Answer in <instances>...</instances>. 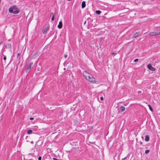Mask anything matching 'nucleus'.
<instances>
[{
  "instance_id": "1",
  "label": "nucleus",
  "mask_w": 160,
  "mask_h": 160,
  "mask_svg": "<svg viewBox=\"0 0 160 160\" xmlns=\"http://www.w3.org/2000/svg\"><path fill=\"white\" fill-rule=\"evenodd\" d=\"M83 75L85 78L88 81L93 83L97 82V81L95 80L92 75L88 73L86 71H84L83 72Z\"/></svg>"
},
{
  "instance_id": "2",
  "label": "nucleus",
  "mask_w": 160,
  "mask_h": 160,
  "mask_svg": "<svg viewBox=\"0 0 160 160\" xmlns=\"http://www.w3.org/2000/svg\"><path fill=\"white\" fill-rule=\"evenodd\" d=\"M8 11L10 13L17 14L19 13L20 10L16 6H13L12 7L9 8Z\"/></svg>"
},
{
  "instance_id": "3",
  "label": "nucleus",
  "mask_w": 160,
  "mask_h": 160,
  "mask_svg": "<svg viewBox=\"0 0 160 160\" xmlns=\"http://www.w3.org/2000/svg\"><path fill=\"white\" fill-rule=\"evenodd\" d=\"M149 34L150 36H152L159 35V30H155L153 32H150Z\"/></svg>"
},
{
  "instance_id": "4",
  "label": "nucleus",
  "mask_w": 160,
  "mask_h": 160,
  "mask_svg": "<svg viewBox=\"0 0 160 160\" xmlns=\"http://www.w3.org/2000/svg\"><path fill=\"white\" fill-rule=\"evenodd\" d=\"M147 67L148 69L152 71H155L156 70V69L152 67L151 65L150 64H148V65Z\"/></svg>"
},
{
  "instance_id": "5",
  "label": "nucleus",
  "mask_w": 160,
  "mask_h": 160,
  "mask_svg": "<svg viewBox=\"0 0 160 160\" xmlns=\"http://www.w3.org/2000/svg\"><path fill=\"white\" fill-rule=\"evenodd\" d=\"M33 64V63L31 62L28 66L26 69V72H29L30 71V69L31 68L32 65Z\"/></svg>"
},
{
  "instance_id": "6",
  "label": "nucleus",
  "mask_w": 160,
  "mask_h": 160,
  "mask_svg": "<svg viewBox=\"0 0 160 160\" xmlns=\"http://www.w3.org/2000/svg\"><path fill=\"white\" fill-rule=\"evenodd\" d=\"M62 22L61 21H60L59 22V24L58 26V28L60 29L62 28Z\"/></svg>"
},
{
  "instance_id": "7",
  "label": "nucleus",
  "mask_w": 160,
  "mask_h": 160,
  "mask_svg": "<svg viewBox=\"0 0 160 160\" xmlns=\"http://www.w3.org/2000/svg\"><path fill=\"white\" fill-rule=\"evenodd\" d=\"M142 3L143 5H145V4H149V3L148 1L147 0H144L142 2Z\"/></svg>"
},
{
  "instance_id": "8",
  "label": "nucleus",
  "mask_w": 160,
  "mask_h": 160,
  "mask_svg": "<svg viewBox=\"0 0 160 160\" xmlns=\"http://www.w3.org/2000/svg\"><path fill=\"white\" fill-rule=\"evenodd\" d=\"M139 32H136L133 36V38H136L139 35Z\"/></svg>"
},
{
  "instance_id": "9",
  "label": "nucleus",
  "mask_w": 160,
  "mask_h": 160,
  "mask_svg": "<svg viewBox=\"0 0 160 160\" xmlns=\"http://www.w3.org/2000/svg\"><path fill=\"white\" fill-rule=\"evenodd\" d=\"M48 29L47 28V27L45 28L42 31V32L43 34L46 33L48 30Z\"/></svg>"
},
{
  "instance_id": "10",
  "label": "nucleus",
  "mask_w": 160,
  "mask_h": 160,
  "mask_svg": "<svg viewBox=\"0 0 160 160\" xmlns=\"http://www.w3.org/2000/svg\"><path fill=\"white\" fill-rule=\"evenodd\" d=\"M86 6L85 2L83 1L82 3V8H83L85 7Z\"/></svg>"
},
{
  "instance_id": "11",
  "label": "nucleus",
  "mask_w": 160,
  "mask_h": 160,
  "mask_svg": "<svg viewBox=\"0 0 160 160\" xmlns=\"http://www.w3.org/2000/svg\"><path fill=\"white\" fill-rule=\"evenodd\" d=\"M52 16V18H51L52 21H53L54 18V14L52 12L51 13V16Z\"/></svg>"
},
{
  "instance_id": "12",
  "label": "nucleus",
  "mask_w": 160,
  "mask_h": 160,
  "mask_svg": "<svg viewBox=\"0 0 160 160\" xmlns=\"http://www.w3.org/2000/svg\"><path fill=\"white\" fill-rule=\"evenodd\" d=\"M120 109L122 112H123L125 110V108L123 106H121L120 107Z\"/></svg>"
},
{
  "instance_id": "13",
  "label": "nucleus",
  "mask_w": 160,
  "mask_h": 160,
  "mask_svg": "<svg viewBox=\"0 0 160 160\" xmlns=\"http://www.w3.org/2000/svg\"><path fill=\"white\" fill-rule=\"evenodd\" d=\"M145 140H149V137L148 135H146L145 136Z\"/></svg>"
},
{
  "instance_id": "14",
  "label": "nucleus",
  "mask_w": 160,
  "mask_h": 160,
  "mask_svg": "<svg viewBox=\"0 0 160 160\" xmlns=\"http://www.w3.org/2000/svg\"><path fill=\"white\" fill-rule=\"evenodd\" d=\"M32 132V131L31 129H29L27 131V133L28 134H31Z\"/></svg>"
},
{
  "instance_id": "15",
  "label": "nucleus",
  "mask_w": 160,
  "mask_h": 160,
  "mask_svg": "<svg viewBox=\"0 0 160 160\" xmlns=\"http://www.w3.org/2000/svg\"><path fill=\"white\" fill-rule=\"evenodd\" d=\"M148 106L149 107V108L150 109V110L152 112H153V110L152 108V107H151V105L149 104H148Z\"/></svg>"
},
{
  "instance_id": "16",
  "label": "nucleus",
  "mask_w": 160,
  "mask_h": 160,
  "mask_svg": "<svg viewBox=\"0 0 160 160\" xmlns=\"http://www.w3.org/2000/svg\"><path fill=\"white\" fill-rule=\"evenodd\" d=\"M101 13V11L100 10H97L96 11V13L98 14H100Z\"/></svg>"
},
{
  "instance_id": "17",
  "label": "nucleus",
  "mask_w": 160,
  "mask_h": 160,
  "mask_svg": "<svg viewBox=\"0 0 160 160\" xmlns=\"http://www.w3.org/2000/svg\"><path fill=\"white\" fill-rule=\"evenodd\" d=\"M149 151H150L149 150H146L145 151V153L146 154H148L149 152Z\"/></svg>"
},
{
  "instance_id": "18",
  "label": "nucleus",
  "mask_w": 160,
  "mask_h": 160,
  "mask_svg": "<svg viewBox=\"0 0 160 160\" xmlns=\"http://www.w3.org/2000/svg\"><path fill=\"white\" fill-rule=\"evenodd\" d=\"M122 160H128L127 159V157H125L124 158H123L122 159Z\"/></svg>"
},
{
  "instance_id": "19",
  "label": "nucleus",
  "mask_w": 160,
  "mask_h": 160,
  "mask_svg": "<svg viewBox=\"0 0 160 160\" xmlns=\"http://www.w3.org/2000/svg\"><path fill=\"white\" fill-rule=\"evenodd\" d=\"M41 159H42V157L41 156H39L38 158V160H41Z\"/></svg>"
},
{
  "instance_id": "20",
  "label": "nucleus",
  "mask_w": 160,
  "mask_h": 160,
  "mask_svg": "<svg viewBox=\"0 0 160 160\" xmlns=\"http://www.w3.org/2000/svg\"><path fill=\"white\" fill-rule=\"evenodd\" d=\"M89 142V143H91L92 144H94L95 142Z\"/></svg>"
},
{
  "instance_id": "21",
  "label": "nucleus",
  "mask_w": 160,
  "mask_h": 160,
  "mask_svg": "<svg viewBox=\"0 0 160 160\" xmlns=\"http://www.w3.org/2000/svg\"><path fill=\"white\" fill-rule=\"evenodd\" d=\"M3 59L4 60H5L6 59V57L4 55V57H3Z\"/></svg>"
},
{
  "instance_id": "22",
  "label": "nucleus",
  "mask_w": 160,
  "mask_h": 160,
  "mask_svg": "<svg viewBox=\"0 0 160 160\" xmlns=\"http://www.w3.org/2000/svg\"><path fill=\"white\" fill-rule=\"evenodd\" d=\"M20 53H18L17 54V57L18 58V57L19 56V57H20Z\"/></svg>"
},
{
  "instance_id": "23",
  "label": "nucleus",
  "mask_w": 160,
  "mask_h": 160,
  "mask_svg": "<svg viewBox=\"0 0 160 160\" xmlns=\"http://www.w3.org/2000/svg\"><path fill=\"white\" fill-rule=\"evenodd\" d=\"M138 59H135L134 60V62H137L138 61Z\"/></svg>"
},
{
  "instance_id": "24",
  "label": "nucleus",
  "mask_w": 160,
  "mask_h": 160,
  "mask_svg": "<svg viewBox=\"0 0 160 160\" xmlns=\"http://www.w3.org/2000/svg\"><path fill=\"white\" fill-rule=\"evenodd\" d=\"M52 159H53V160H58V159H57L56 158H53Z\"/></svg>"
},
{
  "instance_id": "25",
  "label": "nucleus",
  "mask_w": 160,
  "mask_h": 160,
  "mask_svg": "<svg viewBox=\"0 0 160 160\" xmlns=\"http://www.w3.org/2000/svg\"><path fill=\"white\" fill-rule=\"evenodd\" d=\"M100 99L102 101L103 100V98L102 97H100Z\"/></svg>"
},
{
  "instance_id": "26",
  "label": "nucleus",
  "mask_w": 160,
  "mask_h": 160,
  "mask_svg": "<svg viewBox=\"0 0 160 160\" xmlns=\"http://www.w3.org/2000/svg\"><path fill=\"white\" fill-rule=\"evenodd\" d=\"M68 56V55L67 54H65L64 55V57L65 58H66Z\"/></svg>"
},
{
  "instance_id": "27",
  "label": "nucleus",
  "mask_w": 160,
  "mask_h": 160,
  "mask_svg": "<svg viewBox=\"0 0 160 160\" xmlns=\"http://www.w3.org/2000/svg\"><path fill=\"white\" fill-rule=\"evenodd\" d=\"M116 53L115 52H112V55H114V54L116 55Z\"/></svg>"
},
{
  "instance_id": "28",
  "label": "nucleus",
  "mask_w": 160,
  "mask_h": 160,
  "mask_svg": "<svg viewBox=\"0 0 160 160\" xmlns=\"http://www.w3.org/2000/svg\"><path fill=\"white\" fill-rule=\"evenodd\" d=\"M30 119L31 120H33L34 119V118H30Z\"/></svg>"
},
{
  "instance_id": "29",
  "label": "nucleus",
  "mask_w": 160,
  "mask_h": 160,
  "mask_svg": "<svg viewBox=\"0 0 160 160\" xmlns=\"http://www.w3.org/2000/svg\"><path fill=\"white\" fill-rule=\"evenodd\" d=\"M11 44H8V47H11Z\"/></svg>"
},
{
  "instance_id": "30",
  "label": "nucleus",
  "mask_w": 160,
  "mask_h": 160,
  "mask_svg": "<svg viewBox=\"0 0 160 160\" xmlns=\"http://www.w3.org/2000/svg\"><path fill=\"white\" fill-rule=\"evenodd\" d=\"M2 41H1L0 42V44H2Z\"/></svg>"
},
{
  "instance_id": "31",
  "label": "nucleus",
  "mask_w": 160,
  "mask_h": 160,
  "mask_svg": "<svg viewBox=\"0 0 160 160\" xmlns=\"http://www.w3.org/2000/svg\"><path fill=\"white\" fill-rule=\"evenodd\" d=\"M140 144H142V142H140Z\"/></svg>"
},
{
  "instance_id": "32",
  "label": "nucleus",
  "mask_w": 160,
  "mask_h": 160,
  "mask_svg": "<svg viewBox=\"0 0 160 160\" xmlns=\"http://www.w3.org/2000/svg\"><path fill=\"white\" fill-rule=\"evenodd\" d=\"M31 143H33V142L32 141H31Z\"/></svg>"
},
{
  "instance_id": "33",
  "label": "nucleus",
  "mask_w": 160,
  "mask_h": 160,
  "mask_svg": "<svg viewBox=\"0 0 160 160\" xmlns=\"http://www.w3.org/2000/svg\"><path fill=\"white\" fill-rule=\"evenodd\" d=\"M159 30V34H160V30Z\"/></svg>"
},
{
  "instance_id": "34",
  "label": "nucleus",
  "mask_w": 160,
  "mask_h": 160,
  "mask_svg": "<svg viewBox=\"0 0 160 160\" xmlns=\"http://www.w3.org/2000/svg\"><path fill=\"white\" fill-rule=\"evenodd\" d=\"M39 141V140H38V142H36V144H37V143Z\"/></svg>"
},
{
  "instance_id": "35",
  "label": "nucleus",
  "mask_w": 160,
  "mask_h": 160,
  "mask_svg": "<svg viewBox=\"0 0 160 160\" xmlns=\"http://www.w3.org/2000/svg\"><path fill=\"white\" fill-rule=\"evenodd\" d=\"M86 21H85V22H84V24H85L86 23Z\"/></svg>"
},
{
  "instance_id": "36",
  "label": "nucleus",
  "mask_w": 160,
  "mask_h": 160,
  "mask_svg": "<svg viewBox=\"0 0 160 160\" xmlns=\"http://www.w3.org/2000/svg\"><path fill=\"white\" fill-rule=\"evenodd\" d=\"M137 142H138V141H137V143H137Z\"/></svg>"
},
{
  "instance_id": "37",
  "label": "nucleus",
  "mask_w": 160,
  "mask_h": 160,
  "mask_svg": "<svg viewBox=\"0 0 160 160\" xmlns=\"http://www.w3.org/2000/svg\"><path fill=\"white\" fill-rule=\"evenodd\" d=\"M146 141L148 142V141L147 140V141Z\"/></svg>"
}]
</instances>
